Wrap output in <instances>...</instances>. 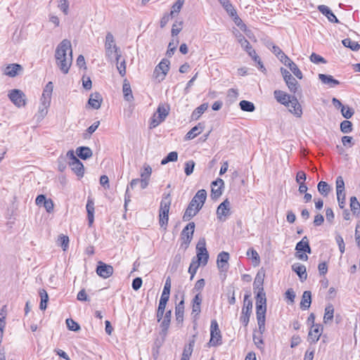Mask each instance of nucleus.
<instances>
[{
	"instance_id": "nucleus-1",
	"label": "nucleus",
	"mask_w": 360,
	"mask_h": 360,
	"mask_svg": "<svg viewBox=\"0 0 360 360\" xmlns=\"http://www.w3.org/2000/svg\"><path fill=\"white\" fill-rule=\"evenodd\" d=\"M55 58L57 66L63 74H68L72 63L71 42L63 39L56 47Z\"/></svg>"
},
{
	"instance_id": "nucleus-2",
	"label": "nucleus",
	"mask_w": 360,
	"mask_h": 360,
	"mask_svg": "<svg viewBox=\"0 0 360 360\" xmlns=\"http://www.w3.org/2000/svg\"><path fill=\"white\" fill-rule=\"evenodd\" d=\"M104 46L105 56L110 61H119L121 59L120 48L116 45L115 38L111 32L106 34Z\"/></svg>"
},
{
	"instance_id": "nucleus-3",
	"label": "nucleus",
	"mask_w": 360,
	"mask_h": 360,
	"mask_svg": "<svg viewBox=\"0 0 360 360\" xmlns=\"http://www.w3.org/2000/svg\"><path fill=\"white\" fill-rule=\"evenodd\" d=\"M196 252L197 255L195 261L202 264V266H205L209 259V254L206 248V241L204 238L199 239L196 245Z\"/></svg>"
},
{
	"instance_id": "nucleus-4",
	"label": "nucleus",
	"mask_w": 360,
	"mask_h": 360,
	"mask_svg": "<svg viewBox=\"0 0 360 360\" xmlns=\"http://www.w3.org/2000/svg\"><path fill=\"white\" fill-rule=\"evenodd\" d=\"M250 294H245L243 300V307L242 309L241 316L240 317V322L247 326L249 321L250 317L252 314V302L250 300Z\"/></svg>"
},
{
	"instance_id": "nucleus-5",
	"label": "nucleus",
	"mask_w": 360,
	"mask_h": 360,
	"mask_svg": "<svg viewBox=\"0 0 360 360\" xmlns=\"http://www.w3.org/2000/svg\"><path fill=\"white\" fill-rule=\"evenodd\" d=\"M195 229V223L190 222L184 228L181 233V247L185 250L188 248L193 238Z\"/></svg>"
},
{
	"instance_id": "nucleus-6",
	"label": "nucleus",
	"mask_w": 360,
	"mask_h": 360,
	"mask_svg": "<svg viewBox=\"0 0 360 360\" xmlns=\"http://www.w3.org/2000/svg\"><path fill=\"white\" fill-rule=\"evenodd\" d=\"M68 156L69 157V165L71 167L72 170L78 176H83L84 175V165L82 162L75 155L73 150H69L68 152Z\"/></svg>"
},
{
	"instance_id": "nucleus-7",
	"label": "nucleus",
	"mask_w": 360,
	"mask_h": 360,
	"mask_svg": "<svg viewBox=\"0 0 360 360\" xmlns=\"http://www.w3.org/2000/svg\"><path fill=\"white\" fill-rule=\"evenodd\" d=\"M210 336L211 337L209 342L210 346H217L222 343L221 331L219 328V325L216 320H212L211 321Z\"/></svg>"
},
{
	"instance_id": "nucleus-8",
	"label": "nucleus",
	"mask_w": 360,
	"mask_h": 360,
	"mask_svg": "<svg viewBox=\"0 0 360 360\" xmlns=\"http://www.w3.org/2000/svg\"><path fill=\"white\" fill-rule=\"evenodd\" d=\"M336 193L338 205L343 208L345 205V182L343 178L339 176L336 179Z\"/></svg>"
},
{
	"instance_id": "nucleus-9",
	"label": "nucleus",
	"mask_w": 360,
	"mask_h": 360,
	"mask_svg": "<svg viewBox=\"0 0 360 360\" xmlns=\"http://www.w3.org/2000/svg\"><path fill=\"white\" fill-rule=\"evenodd\" d=\"M169 61L167 59H162V61L155 67L153 75L159 81L165 79L169 69Z\"/></svg>"
},
{
	"instance_id": "nucleus-10",
	"label": "nucleus",
	"mask_w": 360,
	"mask_h": 360,
	"mask_svg": "<svg viewBox=\"0 0 360 360\" xmlns=\"http://www.w3.org/2000/svg\"><path fill=\"white\" fill-rule=\"evenodd\" d=\"M8 98L18 107L25 106L26 104L25 95L21 90H11L8 94Z\"/></svg>"
},
{
	"instance_id": "nucleus-11",
	"label": "nucleus",
	"mask_w": 360,
	"mask_h": 360,
	"mask_svg": "<svg viewBox=\"0 0 360 360\" xmlns=\"http://www.w3.org/2000/svg\"><path fill=\"white\" fill-rule=\"evenodd\" d=\"M231 215V203L228 199L224 200L217 207V216L219 221H225Z\"/></svg>"
},
{
	"instance_id": "nucleus-12",
	"label": "nucleus",
	"mask_w": 360,
	"mask_h": 360,
	"mask_svg": "<svg viewBox=\"0 0 360 360\" xmlns=\"http://www.w3.org/2000/svg\"><path fill=\"white\" fill-rule=\"evenodd\" d=\"M266 306H256V315L258 323L259 330L263 333L265 330V314Z\"/></svg>"
},
{
	"instance_id": "nucleus-13",
	"label": "nucleus",
	"mask_w": 360,
	"mask_h": 360,
	"mask_svg": "<svg viewBox=\"0 0 360 360\" xmlns=\"http://www.w3.org/2000/svg\"><path fill=\"white\" fill-rule=\"evenodd\" d=\"M97 274L103 278H108L113 274V267L103 262H98L96 267Z\"/></svg>"
},
{
	"instance_id": "nucleus-14",
	"label": "nucleus",
	"mask_w": 360,
	"mask_h": 360,
	"mask_svg": "<svg viewBox=\"0 0 360 360\" xmlns=\"http://www.w3.org/2000/svg\"><path fill=\"white\" fill-rule=\"evenodd\" d=\"M206 198H207L206 191L205 189H201V190H199L195 193V195H194V197L192 198V200H191V202L189 203H191V205L193 204V205L195 206L194 207L201 210V208L202 207V206L206 200Z\"/></svg>"
},
{
	"instance_id": "nucleus-15",
	"label": "nucleus",
	"mask_w": 360,
	"mask_h": 360,
	"mask_svg": "<svg viewBox=\"0 0 360 360\" xmlns=\"http://www.w3.org/2000/svg\"><path fill=\"white\" fill-rule=\"evenodd\" d=\"M285 106L288 107L289 108V111L297 117H300L302 116V110L301 105L295 96H293L292 98L290 100L289 104H286Z\"/></svg>"
},
{
	"instance_id": "nucleus-16",
	"label": "nucleus",
	"mask_w": 360,
	"mask_h": 360,
	"mask_svg": "<svg viewBox=\"0 0 360 360\" xmlns=\"http://www.w3.org/2000/svg\"><path fill=\"white\" fill-rule=\"evenodd\" d=\"M224 185V181L219 178L212 183L211 197L212 199H217L221 195Z\"/></svg>"
},
{
	"instance_id": "nucleus-17",
	"label": "nucleus",
	"mask_w": 360,
	"mask_h": 360,
	"mask_svg": "<svg viewBox=\"0 0 360 360\" xmlns=\"http://www.w3.org/2000/svg\"><path fill=\"white\" fill-rule=\"evenodd\" d=\"M170 193L164 194L162 199L160 202V206L159 210V214H169V211L170 208V205L172 203V199L170 197Z\"/></svg>"
},
{
	"instance_id": "nucleus-18",
	"label": "nucleus",
	"mask_w": 360,
	"mask_h": 360,
	"mask_svg": "<svg viewBox=\"0 0 360 360\" xmlns=\"http://www.w3.org/2000/svg\"><path fill=\"white\" fill-rule=\"evenodd\" d=\"M323 327L321 325H314L312 328L310 330L308 335V340L311 342H316L319 340V338L322 333Z\"/></svg>"
},
{
	"instance_id": "nucleus-19",
	"label": "nucleus",
	"mask_w": 360,
	"mask_h": 360,
	"mask_svg": "<svg viewBox=\"0 0 360 360\" xmlns=\"http://www.w3.org/2000/svg\"><path fill=\"white\" fill-rule=\"evenodd\" d=\"M202 302V297L198 293L193 299L192 313L193 318L197 319L200 311V306Z\"/></svg>"
},
{
	"instance_id": "nucleus-20",
	"label": "nucleus",
	"mask_w": 360,
	"mask_h": 360,
	"mask_svg": "<svg viewBox=\"0 0 360 360\" xmlns=\"http://www.w3.org/2000/svg\"><path fill=\"white\" fill-rule=\"evenodd\" d=\"M103 98L98 92L92 93L88 101L89 105L94 109L98 110L101 108Z\"/></svg>"
},
{
	"instance_id": "nucleus-21",
	"label": "nucleus",
	"mask_w": 360,
	"mask_h": 360,
	"mask_svg": "<svg viewBox=\"0 0 360 360\" xmlns=\"http://www.w3.org/2000/svg\"><path fill=\"white\" fill-rule=\"evenodd\" d=\"M274 98L276 100L283 104L286 105L289 104L290 100L292 98L293 96L289 95L283 91L281 90H275L274 92Z\"/></svg>"
},
{
	"instance_id": "nucleus-22",
	"label": "nucleus",
	"mask_w": 360,
	"mask_h": 360,
	"mask_svg": "<svg viewBox=\"0 0 360 360\" xmlns=\"http://www.w3.org/2000/svg\"><path fill=\"white\" fill-rule=\"evenodd\" d=\"M22 70V67L17 63L9 64L7 65L4 73L11 77H14L18 75V72Z\"/></svg>"
},
{
	"instance_id": "nucleus-23",
	"label": "nucleus",
	"mask_w": 360,
	"mask_h": 360,
	"mask_svg": "<svg viewBox=\"0 0 360 360\" xmlns=\"http://www.w3.org/2000/svg\"><path fill=\"white\" fill-rule=\"evenodd\" d=\"M229 259V254L226 252H221L217 256L218 268L222 271L226 270L228 267V261Z\"/></svg>"
},
{
	"instance_id": "nucleus-24",
	"label": "nucleus",
	"mask_w": 360,
	"mask_h": 360,
	"mask_svg": "<svg viewBox=\"0 0 360 360\" xmlns=\"http://www.w3.org/2000/svg\"><path fill=\"white\" fill-rule=\"evenodd\" d=\"M319 11L324 15L328 20L331 22H335L338 23L339 20L336 18V16L334 15V13L332 12V11L325 5H320L318 6Z\"/></svg>"
},
{
	"instance_id": "nucleus-25",
	"label": "nucleus",
	"mask_w": 360,
	"mask_h": 360,
	"mask_svg": "<svg viewBox=\"0 0 360 360\" xmlns=\"http://www.w3.org/2000/svg\"><path fill=\"white\" fill-rule=\"evenodd\" d=\"M264 273L262 271H258L253 283V288L255 292H264L263 288Z\"/></svg>"
},
{
	"instance_id": "nucleus-26",
	"label": "nucleus",
	"mask_w": 360,
	"mask_h": 360,
	"mask_svg": "<svg viewBox=\"0 0 360 360\" xmlns=\"http://www.w3.org/2000/svg\"><path fill=\"white\" fill-rule=\"evenodd\" d=\"M292 270L299 276L301 281H304L307 278L306 267L300 263H295L292 265Z\"/></svg>"
},
{
	"instance_id": "nucleus-27",
	"label": "nucleus",
	"mask_w": 360,
	"mask_h": 360,
	"mask_svg": "<svg viewBox=\"0 0 360 360\" xmlns=\"http://www.w3.org/2000/svg\"><path fill=\"white\" fill-rule=\"evenodd\" d=\"M184 300H182L176 305L175 307V316L176 321L179 323H182L184 321Z\"/></svg>"
},
{
	"instance_id": "nucleus-28",
	"label": "nucleus",
	"mask_w": 360,
	"mask_h": 360,
	"mask_svg": "<svg viewBox=\"0 0 360 360\" xmlns=\"http://www.w3.org/2000/svg\"><path fill=\"white\" fill-rule=\"evenodd\" d=\"M311 303V292L309 290H306L303 292L302 296V300L300 302V308L302 310L308 309Z\"/></svg>"
},
{
	"instance_id": "nucleus-29",
	"label": "nucleus",
	"mask_w": 360,
	"mask_h": 360,
	"mask_svg": "<svg viewBox=\"0 0 360 360\" xmlns=\"http://www.w3.org/2000/svg\"><path fill=\"white\" fill-rule=\"evenodd\" d=\"M319 79L324 84L329 85L330 87H334L336 85L340 84V82L334 79L331 75L319 74Z\"/></svg>"
},
{
	"instance_id": "nucleus-30",
	"label": "nucleus",
	"mask_w": 360,
	"mask_h": 360,
	"mask_svg": "<svg viewBox=\"0 0 360 360\" xmlns=\"http://www.w3.org/2000/svg\"><path fill=\"white\" fill-rule=\"evenodd\" d=\"M204 124L198 123L196 126L193 127L186 135V139L191 140L194 139L200 134L204 129Z\"/></svg>"
},
{
	"instance_id": "nucleus-31",
	"label": "nucleus",
	"mask_w": 360,
	"mask_h": 360,
	"mask_svg": "<svg viewBox=\"0 0 360 360\" xmlns=\"http://www.w3.org/2000/svg\"><path fill=\"white\" fill-rule=\"evenodd\" d=\"M76 153L77 155L82 160H86L91 158L93 155L91 148L86 146L78 147L76 150Z\"/></svg>"
},
{
	"instance_id": "nucleus-32",
	"label": "nucleus",
	"mask_w": 360,
	"mask_h": 360,
	"mask_svg": "<svg viewBox=\"0 0 360 360\" xmlns=\"http://www.w3.org/2000/svg\"><path fill=\"white\" fill-rule=\"evenodd\" d=\"M195 206L191 205V203L188 204V207L186 208L184 216H183V220L186 221H189L192 217L195 216L198 212L200 210L196 207H194Z\"/></svg>"
},
{
	"instance_id": "nucleus-33",
	"label": "nucleus",
	"mask_w": 360,
	"mask_h": 360,
	"mask_svg": "<svg viewBox=\"0 0 360 360\" xmlns=\"http://www.w3.org/2000/svg\"><path fill=\"white\" fill-rule=\"evenodd\" d=\"M285 82L291 93L295 94L297 92L300 85L296 79L292 75L290 77L285 80Z\"/></svg>"
},
{
	"instance_id": "nucleus-34",
	"label": "nucleus",
	"mask_w": 360,
	"mask_h": 360,
	"mask_svg": "<svg viewBox=\"0 0 360 360\" xmlns=\"http://www.w3.org/2000/svg\"><path fill=\"white\" fill-rule=\"evenodd\" d=\"M195 335H193L192 337V339L190 340L189 343L184 347V351L182 353V357L190 359V356L192 354V352L193 350V347L195 345Z\"/></svg>"
},
{
	"instance_id": "nucleus-35",
	"label": "nucleus",
	"mask_w": 360,
	"mask_h": 360,
	"mask_svg": "<svg viewBox=\"0 0 360 360\" xmlns=\"http://www.w3.org/2000/svg\"><path fill=\"white\" fill-rule=\"evenodd\" d=\"M171 317H172V311L169 310L165 313L163 320L161 322L160 326L162 328V331L165 335L167 333V330L169 327Z\"/></svg>"
},
{
	"instance_id": "nucleus-36",
	"label": "nucleus",
	"mask_w": 360,
	"mask_h": 360,
	"mask_svg": "<svg viewBox=\"0 0 360 360\" xmlns=\"http://www.w3.org/2000/svg\"><path fill=\"white\" fill-rule=\"evenodd\" d=\"M86 208L87 212L89 224V226H91L94 220V203L91 200H88Z\"/></svg>"
},
{
	"instance_id": "nucleus-37",
	"label": "nucleus",
	"mask_w": 360,
	"mask_h": 360,
	"mask_svg": "<svg viewBox=\"0 0 360 360\" xmlns=\"http://www.w3.org/2000/svg\"><path fill=\"white\" fill-rule=\"evenodd\" d=\"M318 191L322 195L323 197H327L331 190L329 184L323 181H321L317 186Z\"/></svg>"
},
{
	"instance_id": "nucleus-38",
	"label": "nucleus",
	"mask_w": 360,
	"mask_h": 360,
	"mask_svg": "<svg viewBox=\"0 0 360 360\" xmlns=\"http://www.w3.org/2000/svg\"><path fill=\"white\" fill-rule=\"evenodd\" d=\"M169 106L167 104L159 105L157 109V113L158 114V117L161 118L162 120L164 121L169 115Z\"/></svg>"
},
{
	"instance_id": "nucleus-39",
	"label": "nucleus",
	"mask_w": 360,
	"mask_h": 360,
	"mask_svg": "<svg viewBox=\"0 0 360 360\" xmlns=\"http://www.w3.org/2000/svg\"><path fill=\"white\" fill-rule=\"evenodd\" d=\"M122 91L124 99L127 101H131L134 98L129 83L125 79L123 83Z\"/></svg>"
},
{
	"instance_id": "nucleus-40",
	"label": "nucleus",
	"mask_w": 360,
	"mask_h": 360,
	"mask_svg": "<svg viewBox=\"0 0 360 360\" xmlns=\"http://www.w3.org/2000/svg\"><path fill=\"white\" fill-rule=\"evenodd\" d=\"M58 169L60 172H63L67 167V165L69 164V157L68 153L65 155H60L57 160Z\"/></svg>"
},
{
	"instance_id": "nucleus-41",
	"label": "nucleus",
	"mask_w": 360,
	"mask_h": 360,
	"mask_svg": "<svg viewBox=\"0 0 360 360\" xmlns=\"http://www.w3.org/2000/svg\"><path fill=\"white\" fill-rule=\"evenodd\" d=\"M208 104L207 103H202L200 106H198L197 108H195L193 112H192L191 117L193 120H198L201 116L202 113L207 109Z\"/></svg>"
},
{
	"instance_id": "nucleus-42",
	"label": "nucleus",
	"mask_w": 360,
	"mask_h": 360,
	"mask_svg": "<svg viewBox=\"0 0 360 360\" xmlns=\"http://www.w3.org/2000/svg\"><path fill=\"white\" fill-rule=\"evenodd\" d=\"M226 12L231 16L233 17L236 15V11L234 9L229 0H218Z\"/></svg>"
},
{
	"instance_id": "nucleus-43",
	"label": "nucleus",
	"mask_w": 360,
	"mask_h": 360,
	"mask_svg": "<svg viewBox=\"0 0 360 360\" xmlns=\"http://www.w3.org/2000/svg\"><path fill=\"white\" fill-rule=\"evenodd\" d=\"M334 314V308L332 304H328L326 306L325 309V313L323 316V322L327 323L328 321H330L333 319Z\"/></svg>"
},
{
	"instance_id": "nucleus-44",
	"label": "nucleus",
	"mask_w": 360,
	"mask_h": 360,
	"mask_svg": "<svg viewBox=\"0 0 360 360\" xmlns=\"http://www.w3.org/2000/svg\"><path fill=\"white\" fill-rule=\"evenodd\" d=\"M344 46L349 48L351 50L357 51L360 49V44L356 41H352L349 38H346L342 41Z\"/></svg>"
},
{
	"instance_id": "nucleus-45",
	"label": "nucleus",
	"mask_w": 360,
	"mask_h": 360,
	"mask_svg": "<svg viewBox=\"0 0 360 360\" xmlns=\"http://www.w3.org/2000/svg\"><path fill=\"white\" fill-rule=\"evenodd\" d=\"M233 33L236 37L237 38L238 43L240 44L241 47L243 49H250V42L245 38V37L241 33H240L239 31L236 30V32H234Z\"/></svg>"
},
{
	"instance_id": "nucleus-46",
	"label": "nucleus",
	"mask_w": 360,
	"mask_h": 360,
	"mask_svg": "<svg viewBox=\"0 0 360 360\" xmlns=\"http://www.w3.org/2000/svg\"><path fill=\"white\" fill-rule=\"evenodd\" d=\"M240 108L243 111L252 112L255 111V106L253 103L243 100L239 103Z\"/></svg>"
},
{
	"instance_id": "nucleus-47",
	"label": "nucleus",
	"mask_w": 360,
	"mask_h": 360,
	"mask_svg": "<svg viewBox=\"0 0 360 360\" xmlns=\"http://www.w3.org/2000/svg\"><path fill=\"white\" fill-rule=\"evenodd\" d=\"M39 296L41 297V302L39 308L41 310H45L47 307V302L49 301V295L44 289L39 290Z\"/></svg>"
},
{
	"instance_id": "nucleus-48",
	"label": "nucleus",
	"mask_w": 360,
	"mask_h": 360,
	"mask_svg": "<svg viewBox=\"0 0 360 360\" xmlns=\"http://www.w3.org/2000/svg\"><path fill=\"white\" fill-rule=\"evenodd\" d=\"M170 289H171V279L169 277H168L166 279L165 286L163 288V291L161 295L160 298L166 299L167 300H169V294H170Z\"/></svg>"
},
{
	"instance_id": "nucleus-49",
	"label": "nucleus",
	"mask_w": 360,
	"mask_h": 360,
	"mask_svg": "<svg viewBox=\"0 0 360 360\" xmlns=\"http://www.w3.org/2000/svg\"><path fill=\"white\" fill-rule=\"evenodd\" d=\"M184 4V0H176V1L172 6V10L169 13L171 17L175 16V15L178 14L180 12Z\"/></svg>"
},
{
	"instance_id": "nucleus-50",
	"label": "nucleus",
	"mask_w": 360,
	"mask_h": 360,
	"mask_svg": "<svg viewBox=\"0 0 360 360\" xmlns=\"http://www.w3.org/2000/svg\"><path fill=\"white\" fill-rule=\"evenodd\" d=\"M200 265L201 264L200 263L195 261V257H193L188 268V273L191 274V280H193Z\"/></svg>"
},
{
	"instance_id": "nucleus-51",
	"label": "nucleus",
	"mask_w": 360,
	"mask_h": 360,
	"mask_svg": "<svg viewBox=\"0 0 360 360\" xmlns=\"http://www.w3.org/2000/svg\"><path fill=\"white\" fill-rule=\"evenodd\" d=\"M178 159V153L175 151L170 152L168 155L162 160L161 165H164L169 162H175Z\"/></svg>"
},
{
	"instance_id": "nucleus-52",
	"label": "nucleus",
	"mask_w": 360,
	"mask_h": 360,
	"mask_svg": "<svg viewBox=\"0 0 360 360\" xmlns=\"http://www.w3.org/2000/svg\"><path fill=\"white\" fill-rule=\"evenodd\" d=\"M266 306V298L264 292H257L256 306Z\"/></svg>"
},
{
	"instance_id": "nucleus-53",
	"label": "nucleus",
	"mask_w": 360,
	"mask_h": 360,
	"mask_svg": "<svg viewBox=\"0 0 360 360\" xmlns=\"http://www.w3.org/2000/svg\"><path fill=\"white\" fill-rule=\"evenodd\" d=\"M288 68L290 69L292 72L297 78L300 79H302V73L301 70L298 68L297 65L294 62H291V63H289Z\"/></svg>"
},
{
	"instance_id": "nucleus-54",
	"label": "nucleus",
	"mask_w": 360,
	"mask_h": 360,
	"mask_svg": "<svg viewBox=\"0 0 360 360\" xmlns=\"http://www.w3.org/2000/svg\"><path fill=\"white\" fill-rule=\"evenodd\" d=\"M340 130L345 134H348L352 131V123L348 120H344L340 123Z\"/></svg>"
},
{
	"instance_id": "nucleus-55",
	"label": "nucleus",
	"mask_w": 360,
	"mask_h": 360,
	"mask_svg": "<svg viewBox=\"0 0 360 360\" xmlns=\"http://www.w3.org/2000/svg\"><path fill=\"white\" fill-rule=\"evenodd\" d=\"M247 255L251 256L255 266H257L259 264L260 257L259 256V254L257 253V252L255 250H254L253 248L248 249L247 251Z\"/></svg>"
},
{
	"instance_id": "nucleus-56",
	"label": "nucleus",
	"mask_w": 360,
	"mask_h": 360,
	"mask_svg": "<svg viewBox=\"0 0 360 360\" xmlns=\"http://www.w3.org/2000/svg\"><path fill=\"white\" fill-rule=\"evenodd\" d=\"M53 89V85L51 82H49L46 84L45 88L43 90V93L41 96L51 98V94Z\"/></svg>"
},
{
	"instance_id": "nucleus-57",
	"label": "nucleus",
	"mask_w": 360,
	"mask_h": 360,
	"mask_svg": "<svg viewBox=\"0 0 360 360\" xmlns=\"http://www.w3.org/2000/svg\"><path fill=\"white\" fill-rule=\"evenodd\" d=\"M53 89V85L51 82H49L46 84L45 88L43 90V93L41 96L51 98V94Z\"/></svg>"
},
{
	"instance_id": "nucleus-58",
	"label": "nucleus",
	"mask_w": 360,
	"mask_h": 360,
	"mask_svg": "<svg viewBox=\"0 0 360 360\" xmlns=\"http://www.w3.org/2000/svg\"><path fill=\"white\" fill-rule=\"evenodd\" d=\"M340 108L342 116L346 119L351 118L354 113V110L348 106L343 105Z\"/></svg>"
},
{
	"instance_id": "nucleus-59",
	"label": "nucleus",
	"mask_w": 360,
	"mask_h": 360,
	"mask_svg": "<svg viewBox=\"0 0 360 360\" xmlns=\"http://www.w3.org/2000/svg\"><path fill=\"white\" fill-rule=\"evenodd\" d=\"M66 325L70 330L78 331L79 330H80L79 325L72 319H66Z\"/></svg>"
},
{
	"instance_id": "nucleus-60",
	"label": "nucleus",
	"mask_w": 360,
	"mask_h": 360,
	"mask_svg": "<svg viewBox=\"0 0 360 360\" xmlns=\"http://www.w3.org/2000/svg\"><path fill=\"white\" fill-rule=\"evenodd\" d=\"M307 245H309V240L307 236L302 238V239L298 242L296 245L295 250L297 252H303Z\"/></svg>"
},
{
	"instance_id": "nucleus-61",
	"label": "nucleus",
	"mask_w": 360,
	"mask_h": 360,
	"mask_svg": "<svg viewBox=\"0 0 360 360\" xmlns=\"http://www.w3.org/2000/svg\"><path fill=\"white\" fill-rule=\"evenodd\" d=\"M233 21L236 25L240 27L241 30L245 32L247 35H248V32L250 30H247L246 25L243 22L242 20L237 15V14L233 16Z\"/></svg>"
},
{
	"instance_id": "nucleus-62",
	"label": "nucleus",
	"mask_w": 360,
	"mask_h": 360,
	"mask_svg": "<svg viewBox=\"0 0 360 360\" xmlns=\"http://www.w3.org/2000/svg\"><path fill=\"white\" fill-rule=\"evenodd\" d=\"M48 108L49 107H46L45 105H43L42 104H39L38 112L36 115V117H37V120H42L44 117L46 115L48 112Z\"/></svg>"
},
{
	"instance_id": "nucleus-63",
	"label": "nucleus",
	"mask_w": 360,
	"mask_h": 360,
	"mask_svg": "<svg viewBox=\"0 0 360 360\" xmlns=\"http://www.w3.org/2000/svg\"><path fill=\"white\" fill-rule=\"evenodd\" d=\"M350 207L351 210L356 213V211L360 210V203L357 200V198L355 196H352L350 198Z\"/></svg>"
},
{
	"instance_id": "nucleus-64",
	"label": "nucleus",
	"mask_w": 360,
	"mask_h": 360,
	"mask_svg": "<svg viewBox=\"0 0 360 360\" xmlns=\"http://www.w3.org/2000/svg\"><path fill=\"white\" fill-rule=\"evenodd\" d=\"M58 241L59 245L63 248V250L64 251H65L68 249V248L69 238L68 236H66L61 235V236H59V238H58Z\"/></svg>"
}]
</instances>
